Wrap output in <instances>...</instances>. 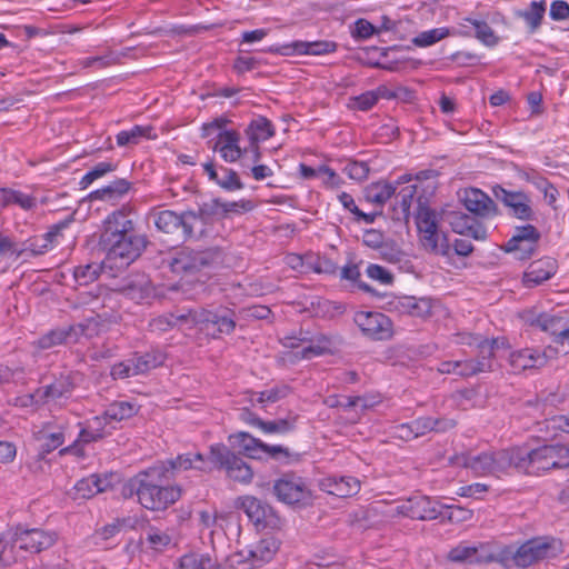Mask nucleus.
Instances as JSON below:
<instances>
[{
  "label": "nucleus",
  "instance_id": "obj_57",
  "mask_svg": "<svg viewBox=\"0 0 569 569\" xmlns=\"http://www.w3.org/2000/svg\"><path fill=\"white\" fill-rule=\"evenodd\" d=\"M542 425L550 438L557 437L558 431L569 433V413L553 416L547 419Z\"/></svg>",
  "mask_w": 569,
  "mask_h": 569
},
{
  "label": "nucleus",
  "instance_id": "obj_35",
  "mask_svg": "<svg viewBox=\"0 0 569 569\" xmlns=\"http://www.w3.org/2000/svg\"><path fill=\"white\" fill-rule=\"evenodd\" d=\"M429 500L426 497L409 499L407 502L397 507V512L411 519L426 520L437 517L435 509H427Z\"/></svg>",
  "mask_w": 569,
  "mask_h": 569
},
{
  "label": "nucleus",
  "instance_id": "obj_63",
  "mask_svg": "<svg viewBox=\"0 0 569 569\" xmlns=\"http://www.w3.org/2000/svg\"><path fill=\"white\" fill-rule=\"evenodd\" d=\"M223 177L219 178L218 184L229 191L240 190L243 188V183L240 181L236 171L231 169H224Z\"/></svg>",
  "mask_w": 569,
  "mask_h": 569
},
{
  "label": "nucleus",
  "instance_id": "obj_8",
  "mask_svg": "<svg viewBox=\"0 0 569 569\" xmlns=\"http://www.w3.org/2000/svg\"><path fill=\"white\" fill-rule=\"evenodd\" d=\"M153 221L158 230L168 234H180L183 239L196 237V228L200 223L194 211L178 214L172 210L154 212Z\"/></svg>",
  "mask_w": 569,
  "mask_h": 569
},
{
  "label": "nucleus",
  "instance_id": "obj_55",
  "mask_svg": "<svg viewBox=\"0 0 569 569\" xmlns=\"http://www.w3.org/2000/svg\"><path fill=\"white\" fill-rule=\"evenodd\" d=\"M381 89L363 92L351 99V107L360 111L370 110L381 97Z\"/></svg>",
  "mask_w": 569,
  "mask_h": 569
},
{
  "label": "nucleus",
  "instance_id": "obj_53",
  "mask_svg": "<svg viewBox=\"0 0 569 569\" xmlns=\"http://www.w3.org/2000/svg\"><path fill=\"white\" fill-rule=\"evenodd\" d=\"M146 543L156 551H162L171 543V537L166 531L151 527L146 532Z\"/></svg>",
  "mask_w": 569,
  "mask_h": 569
},
{
  "label": "nucleus",
  "instance_id": "obj_12",
  "mask_svg": "<svg viewBox=\"0 0 569 569\" xmlns=\"http://www.w3.org/2000/svg\"><path fill=\"white\" fill-rule=\"evenodd\" d=\"M493 196L508 209V214L523 221H535L537 213L531 197L521 190H507L497 184L492 188Z\"/></svg>",
  "mask_w": 569,
  "mask_h": 569
},
{
  "label": "nucleus",
  "instance_id": "obj_38",
  "mask_svg": "<svg viewBox=\"0 0 569 569\" xmlns=\"http://www.w3.org/2000/svg\"><path fill=\"white\" fill-rule=\"evenodd\" d=\"M132 361V372H136V375H143L148 371L156 369L157 367L161 366L164 361V355L159 351H150L142 355H134L131 357Z\"/></svg>",
  "mask_w": 569,
  "mask_h": 569
},
{
  "label": "nucleus",
  "instance_id": "obj_40",
  "mask_svg": "<svg viewBox=\"0 0 569 569\" xmlns=\"http://www.w3.org/2000/svg\"><path fill=\"white\" fill-rule=\"evenodd\" d=\"M196 216L200 219V223H198L196 228L197 237L203 232L204 226L210 219L222 218L221 199H212L208 202H203L199 207V211L196 212Z\"/></svg>",
  "mask_w": 569,
  "mask_h": 569
},
{
  "label": "nucleus",
  "instance_id": "obj_21",
  "mask_svg": "<svg viewBox=\"0 0 569 569\" xmlns=\"http://www.w3.org/2000/svg\"><path fill=\"white\" fill-rule=\"evenodd\" d=\"M17 533L18 548L27 552L37 553L52 547L57 541V533L42 529H13Z\"/></svg>",
  "mask_w": 569,
  "mask_h": 569
},
{
  "label": "nucleus",
  "instance_id": "obj_22",
  "mask_svg": "<svg viewBox=\"0 0 569 569\" xmlns=\"http://www.w3.org/2000/svg\"><path fill=\"white\" fill-rule=\"evenodd\" d=\"M422 176H426V172L417 174L415 180H420ZM411 181H413L412 174L405 173L395 182L378 181L370 183L365 190V199L370 203L382 207L396 193L398 187Z\"/></svg>",
  "mask_w": 569,
  "mask_h": 569
},
{
  "label": "nucleus",
  "instance_id": "obj_56",
  "mask_svg": "<svg viewBox=\"0 0 569 569\" xmlns=\"http://www.w3.org/2000/svg\"><path fill=\"white\" fill-rule=\"evenodd\" d=\"M184 315L174 317L173 315H162L150 320L149 327L153 332H166L172 329L178 321L186 320Z\"/></svg>",
  "mask_w": 569,
  "mask_h": 569
},
{
  "label": "nucleus",
  "instance_id": "obj_31",
  "mask_svg": "<svg viewBox=\"0 0 569 569\" xmlns=\"http://www.w3.org/2000/svg\"><path fill=\"white\" fill-rule=\"evenodd\" d=\"M64 223L54 224L48 232L42 236L34 237L28 241L24 248L20 249L23 254L41 256L53 248L57 237L64 228Z\"/></svg>",
  "mask_w": 569,
  "mask_h": 569
},
{
  "label": "nucleus",
  "instance_id": "obj_26",
  "mask_svg": "<svg viewBox=\"0 0 569 569\" xmlns=\"http://www.w3.org/2000/svg\"><path fill=\"white\" fill-rule=\"evenodd\" d=\"M112 475H90L78 480L72 490V499L86 500L100 492L107 491L111 487Z\"/></svg>",
  "mask_w": 569,
  "mask_h": 569
},
{
  "label": "nucleus",
  "instance_id": "obj_37",
  "mask_svg": "<svg viewBox=\"0 0 569 569\" xmlns=\"http://www.w3.org/2000/svg\"><path fill=\"white\" fill-rule=\"evenodd\" d=\"M196 319L198 322L204 323L207 329L210 325L216 326L219 333L229 335L236 328V320L231 317V312L217 313L203 310Z\"/></svg>",
  "mask_w": 569,
  "mask_h": 569
},
{
  "label": "nucleus",
  "instance_id": "obj_27",
  "mask_svg": "<svg viewBox=\"0 0 569 569\" xmlns=\"http://www.w3.org/2000/svg\"><path fill=\"white\" fill-rule=\"evenodd\" d=\"M557 269V261L550 257L532 261L523 274V283L529 288L538 286L555 276Z\"/></svg>",
  "mask_w": 569,
  "mask_h": 569
},
{
  "label": "nucleus",
  "instance_id": "obj_1",
  "mask_svg": "<svg viewBox=\"0 0 569 569\" xmlns=\"http://www.w3.org/2000/svg\"><path fill=\"white\" fill-rule=\"evenodd\" d=\"M170 480L166 465H157L138 473L133 487L140 505L149 510H163L173 505L181 497V489L169 485Z\"/></svg>",
  "mask_w": 569,
  "mask_h": 569
},
{
  "label": "nucleus",
  "instance_id": "obj_7",
  "mask_svg": "<svg viewBox=\"0 0 569 569\" xmlns=\"http://www.w3.org/2000/svg\"><path fill=\"white\" fill-rule=\"evenodd\" d=\"M227 120L217 118L202 126V137H209L218 131V139L213 146V150L218 151L221 158L227 162H234L242 156V150L239 147L240 136L234 130H222Z\"/></svg>",
  "mask_w": 569,
  "mask_h": 569
},
{
  "label": "nucleus",
  "instance_id": "obj_48",
  "mask_svg": "<svg viewBox=\"0 0 569 569\" xmlns=\"http://www.w3.org/2000/svg\"><path fill=\"white\" fill-rule=\"evenodd\" d=\"M449 36V29L448 28H435L431 30L422 31L418 33L411 42L416 47L426 48L430 47L438 41L447 38Z\"/></svg>",
  "mask_w": 569,
  "mask_h": 569
},
{
  "label": "nucleus",
  "instance_id": "obj_6",
  "mask_svg": "<svg viewBox=\"0 0 569 569\" xmlns=\"http://www.w3.org/2000/svg\"><path fill=\"white\" fill-rule=\"evenodd\" d=\"M273 493L288 506L306 507L312 502V490L307 480L296 473H284L273 483Z\"/></svg>",
  "mask_w": 569,
  "mask_h": 569
},
{
  "label": "nucleus",
  "instance_id": "obj_33",
  "mask_svg": "<svg viewBox=\"0 0 569 569\" xmlns=\"http://www.w3.org/2000/svg\"><path fill=\"white\" fill-rule=\"evenodd\" d=\"M323 488L337 497H350L360 490V481L355 477H329L322 481Z\"/></svg>",
  "mask_w": 569,
  "mask_h": 569
},
{
  "label": "nucleus",
  "instance_id": "obj_60",
  "mask_svg": "<svg viewBox=\"0 0 569 569\" xmlns=\"http://www.w3.org/2000/svg\"><path fill=\"white\" fill-rule=\"evenodd\" d=\"M538 243H531V241L517 242L516 244L511 241H507L505 250L507 252H515L518 259L530 258L537 249Z\"/></svg>",
  "mask_w": 569,
  "mask_h": 569
},
{
  "label": "nucleus",
  "instance_id": "obj_34",
  "mask_svg": "<svg viewBox=\"0 0 569 569\" xmlns=\"http://www.w3.org/2000/svg\"><path fill=\"white\" fill-rule=\"evenodd\" d=\"M131 189V183L126 179H117L108 186L97 189L89 194L91 200H102L116 203Z\"/></svg>",
  "mask_w": 569,
  "mask_h": 569
},
{
  "label": "nucleus",
  "instance_id": "obj_43",
  "mask_svg": "<svg viewBox=\"0 0 569 569\" xmlns=\"http://www.w3.org/2000/svg\"><path fill=\"white\" fill-rule=\"evenodd\" d=\"M137 413V407L129 401H114L104 410V415L109 422L129 419Z\"/></svg>",
  "mask_w": 569,
  "mask_h": 569
},
{
  "label": "nucleus",
  "instance_id": "obj_36",
  "mask_svg": "<svg viewBox=\"0 0 569 569\" xmlns=\"http://www.w3.org/2000/svg\"><path fill=\"white\" fill-rule=\"evenodd\" d=\"M250 142L256 148V158L259 157L258 143L266 141L274 134V128L270 120L264 117H258L249 123L246 129Z\"/></svg>",
  "mask_w": 569,
  "mask_h": 569
},
{
  "label": "nucleus",
  "instance_id": "obj_15",
  "mask_svg": "<svg viewBox=\"0 0 569 569\" xmlns=\"http://www.w3.org/2000/svg\"><path fill=\"white\" fill-rule=\"evenodd\" d=\"M306 341H309V346L295 351L293 352L295 359L310 360L312 358L320 357L323 355H331L338 349V347L340 345L339 339L331 337V336L320 333L310 339H308L306 337L299 338V339L288 338L286 346L297 349L301 342H306Z\"/></svg>",
  "mask_w": 569,
  "mask_h": 569
},
{
  "label": "nucleus",
  "instance_id": "obj_14",
  "mask_svg": "<svg viewBox=\"0 0 569 569\" xmlns=\"http://www.w3.org/2000/svg\"><path fill=\"white\" fill-rule=\"evenodd\" d=\"M73 385L68 377H61L52 383L38 388L34 392L23 398L22 405H54L61 406L70 398Z\"/></svg>",
  "mask_w": 569,
  "mask_h": 569
},
{
  "label": "nucleus",
  "instance_id": "obj_59",
  "mask_svg": "<svg viewBox=\"0 0 569 569\" xmlns=\"http://www.w3.org/2000/svg\"><path fill=\"white\" fill-rule=\"evenodd\" d=\"M366 273L370 279L385 286L392 284L395 280L393 274L388 269L376 263H370L366 269Z\"/></svg>",
  "mask_w": 569,
  "mask_h": 569
},
{
  "label": "nucleus",
  "instance_id": "obj_11",
  "mask_svg": "<svg viewBox=\"0 0 569 569\" xmlns=\"http://www.w3.org/2000/svg\"><path fill=\"white\" fill-rule=\"evenodd\" d=\"M100 243L107 251V259L110 261L119 260L120 266L123 267L129 266L141 254L146 241L142 237L130 233Z\"/></svg>",
  "mask_w": 569,
  "mask_h": 569
},
{
  "label": "nucleus",
  "instance_id": "obj_13",
  "mask_svg": "<svg viewBox=\"0 0 569 569\" xmlns=\"http://www.w3.org/2000/svg\"><path fill=\"white\" fill-rule=\"evenodd\" d=\"M218 259L214 250L194 251L181 249L169 260V267L174 273H193L213 264Z\"/></svg>",
  "mask_w": 569,
  "mask_h": 569
},
{
  "label": "nucleus",
  "instance_id": "obj_10",
  "mask_svg": "<svg viewBox=\"0 0 569 569\" xmlns=\"http://www.w3.org/2000/svg\"><path fill=\"white\" fill-rule=\"evenodd\" d=\"M239 506L258 530H281L284 526L274 508L256 497L240 498Z\"/></svg>",
  "mask_w": 569,
  "mask_h": 569
},
{
  "label": "nucleus",
  "instance_id": "obj_20",
  "mask_svg": "<svg viewBox=\"0 0 569 569\" xmlns=\"http://www.w3.org/2000/svg\"><path fill=\"white\" fill-rule=\"evenodd\" d=\"M496 545L460 542L449 551L448 558L453 562L488 563L495 562Z\"/></svg>",
  "mask_w": 569,
  "mask_h": 569
},
{
  "label": "nucleus",
  "instance_id": "obj_16",
  "mask_svg": "<svg viewBox=\"0 0 569 569\" xmlns=\"http://www.w3.org/2000/svg\"><path fill=\"white\" fill-rule=\"evenodd\" d=\"M229 439L233 445H237L247 457L252 459H262L264 456L273 459H279L280 456L284 458L289 457L287 448L279 445L269 446L244 431L233 433Z\"/></svg>",
  "mask_w": 569,
  "mask_h": 569
},
{
  "label": "nucleus",
  "instance_id": "obj_18",
  "mask_svg": "<svg viewBox=\"0 0 569 569\" xmlns=\"http://www.w3.org/2000/svg\"><path fill=\"white\" fill-rule=\"evenodd\" d=\"M478 353L475 359H468L473 376L493 370L495 358L500 351L509 349L508 340L503 337L483 339L477 345Z\"/></svg>",
  "mask_w": 569,
  "mask_h": 569
},
{
  "label": "nucleus",
  "instance_id": "obj_45",
  "mask_svg": "<svg viewBox=\"0 0 569 569\" xmlns=\"http://www.w3.org/2000/svg\"><path fill=\"white\" fill-rule=\"evenodd\" d=\"M418 192V184L417 182H408L403 183L402 186L398 187L396 193L393 194L396 197L397 204L401 208V211L403 214H408L410 207L413 202V199L416 198Z\"/></svg>",
  "mask_w": 569,
  "mask_h": 569
},
{
  "label": "nucleus",
  "instance_id": "obj_24",
  "mask_svg": "<svg viewBox=\"0 0 569 569\" xmlns=\"http://www.w3.org/2000/svg\"><path fill=\"white\" fill-rule=\"evenodd\" d=\"M130 209L123 206L110 213L103 221V231L100 242L109 241L120 236H127L133 232V221L129 218Z\"/></svg>",
  "mask_w": 569,
  "mask_h": 569
},
{
  "label": "nucleus",
  "instance_id": "obj_39",
  "mask_svg": "<svg viewBox=\"0 0 569 569\" xmlns=\"http://www.w3.org/2000/svg\"><path fill=\"white\" fill-rule=\"evenodd\" d=\"M153 128L150 126H133L130 130L120 131L116 139L119 147L129 144H138L142 138L153 139L156 134H151Z\"/></svg>",
  "mask_w": 569,
  "mask_h": 569
},
{
  "label": "nucleus",
  "instance_id": "obj_46",
  "mask_svg": "<svg viewBox=\"0 0 569 569\" xmlns=\"http://www.w3.org/2000/svg\"><path fill=\"white\" fill-rule=\"evenodd\" d=\"M437 370L441 375H455L462 378L473 376L468 359L442 361L439 363Z\"/></svg>",
  "mask_w": 569,
  "mask_h": 569
},
{
  "label": "nucleus",
  "instance_id": "obj_64",
  "mask_svg": "<svg viewBox=\"0 0 569 569\" xmlns=\"http://www.w3.org/2000/svg\"><path fill=\"white\" fill-rule=\"evenodd\" d=\"M42 453H49L59 448L64 442L63 431H57L42 436Z\"/></svg>",
  "mask_w": 569,
  "mask_h": 569
},
{
  "label": "nucleus",
  "instance_id": "obj_58",
  "mask_svg": "<svg viewBox=\"0 0 569 569\" xmlns=\"http://www.w3.org/2000/svg\"><path fill=\"white\" fill-rule=\"evenodd\" d=\"M342 171L352 180L363 181L368 178L370 168L365 161L348 160Z\"/></svg>",
  "mask_w": 569,
  "mask_h": 569
},
{
  "label": "nucleus",
  "instance_id": "obj_49",
  "mask_svg": "<svg viewBox=\"0 0 569 569\" xmlns=\"http://www.w3.org/2000/svg\"><path fill=\"white\" fill-rule=\"evenodd\" d=\"M463 21L470 23L475 28L476 38L486 46H495L498 43V37L486 21L471 18H465Z\"/></svg>",
  "mask_w": 569,
  "mask_h": 569
},
{
  "label": "nucleus",
  "instance_id": "obj_2",
  "mask_svg": "<svg viewBox=\"0 0 569 569\" xmlns=\"http://www.w3.org/2000/svg\"><path fill=\"white\" fill-rule=\"evenodd\" d=\"M561 552L560 541L550 538H533L519 547L496 546L495 562L506 569H525L538 561L555 558Z\"/></svg>",
  "mask_w": 569,
  "mask_h": 569
},
{
  "label": "nucleus",
  "instance_id": "obj_17",
  "mask_svg": "<svg viewBox=\"0 0 569 569\" xmlns=\"http://www.w3.org/2000/svg\"><path fill=\"white\" fill-rule=\"evenodd\" d=\"M353 320L361 332L370 339L387 340L392 336V322L381 312L359 311Z\"/></svg>",
  "mask_w": 569,
  "mask_h": 569
},
{
  "label": "nucleus",
  "instance_id": "obj_30",
  "mask_svg": "<svg viewBox=\"0 0 569 569\" xmlns=\"http://www.w3.org/2000/svg\"><path fill=\"white\" fill-rule=\"evenodd\" d=\"M211 461L206 459L201 453H182L176 457L174 459H170L161 465H166L169 469V477L172 479L176 472L187 471L191 469L208 471L210 470Z\"/></svg>",
  "mask_w": 569,
  "mask_h": 569
},
{
  "label": "nucleus",
  "instance_id": "obj_25",
  "mask_svg": "<svg viewBox=\"0 0 569 569\" xmlns=\"http://www.w3.org/2000/svg\"><path fill=\"white\" fill-rule=\"evenodd\" d=\"M90 325L91 321H88L87 325L78 323L70 326L68 329L51 330L39 338L37 346L40 349H50L62 343L76 342L81 336L90 337V333L88 332Z\"/></svg>",
  "mask_w": 569,
  "mask_h": 569
},
{
  "label": "nucleus",
  "instance_id": "obj_47",
  "mask_svg": "<svg viewBox=\"0 0 569 569\" xmlns=\"http://www.w3.org/2000/svg\"><path fill=\"white\" fill-rule=\"evenodd\" d=\"M101 270L102 266L97 262L79 266L73 270V278L79 286H87L98 279Z\"/></svg>",
  "mask_w": 569,
  "mask_h": 569
},
{
  "label": "nucleus",
  "instance_id": "obj_50",
  "mask_svg": "<svg viewBox=\"0 0 569 569\" xmlns=\"http://www.w3.org/2000/svg\"><path fill=\"white\" fill-rule=\"evenodd\" d=\"M545 11L546 3L543 1H532L527 10L520 12V17L525 19L531 32H533L541 24Z\"/></svg>",
  "mask_w": 569,
  "mask_h": 569
},
{
  "label": "nucleus",
  "instance_id": "obj_28",
  "mask_svg": "<svg viewBox=\"0 0 569 569\" xmlns=\"http://www.w3.org/2000/svg\"><path fill=\"white\" fill-rule=\"evenodd\" d=\"M508 361L513 372L546 366L547 356L537 349L525 348L509 353Z\"/></svg>",
  "mask_w": 569,
  "mask_h": 569
},
{
  "label": "nucleus",
  "instance_id": "obj_29",
  "mask_svg": "<svg viewBox=\"0 0 569 569\" xmlns=\"http://www.w3.org/2000/svg\"><path fill=\"white\" fill-rule=\"evenodd\" d=\"M280 547L274 537H264L247 550V560L252 567H260L273 559Z\"/></svg>",
  "mask_w": 569,
  "mask_h": 569
},
{
  "label": "nucleus",
  "instance_id": "obj_3",
  "mask_svg": "<svg viewBox=\"0 0 569 569\" xmlns=\"http://www.w3.org/2000/svg\"><path fill=\"white\" fill-rule=\"evenodd\" d=\"M517 451L515 448L501 450H487L479 453L460 452L449 458V462L456 467L469 469L478 477H496L509 475L517 470Z\"/></svg>",
  "mask_w": 569,
  "mask_h": 569
},
{
  "label": "nucleus",
  "instance_id": "obj_44",
  "mask_svg": "<svg viewBox=\"0 0 569 569\" xmlns=\"http://www.w3.org/2000/svg\"><path fill=\"white\" fill-rule=\"evenodd\" d=\"M214 565L209 555L191 552L180 558L178 569H214Z\"/></svg>",
  "mask_w": 569,
  "mask_h": 569
},
{
  "label": "nucleus",
  "instance_id": "obj_52",
  "mask_svg": "<svg viewBox=\"0 0 569 569\" xmlns=\"http://www.w3.org/2000/svg\"><path fill=\"white\" fill-rule=\"evenodd\" d=\"M296 422H297V416H289L283 419H276V420H270V421L263 420L261 431L263 433L284 435L295 429Z\"/></svg>",
  "mask_w": 569,
  "mask_h": 569
},
{
  "label": "nucleus",
  "instance_id": "obj_61",
  "mask_svg": "<svg viewBox=\"0 0 569 569\" xmlns=\"http://www.w3.org/2000/svg\"><path fill=\"white\" fill-rule=\"evenodd\" d=\"M222 218L229 217L231 213H243L248 212L253 208V204L250 200H239V201H222Z\"/></svg>",
  "mask_w": 569,
  "mask_h": 569
},
{
  "label": "nucleus",
  "instance_id": "obj_9",
  "mask_svg": "<svg viewBox=\"0 0 569 569\" xmlns=\"http://www.w3.org/2000/svg\"><path fill=\"white\" fill-rule=\"evenodd\" d=\"M209 460L216 468L224 469L228 477L234 481L249 483L252 480L253 472L250 466L224 445H212Z\"/></svg>",
  "mask_w": 569,
  "mask_h": 569
},
{
  "label": "nucleus",
  "instance_id": "obj_4",
  "mask_svg": "<svg viewBox=\"0 0 569 569\" xmlns=\"http://www.w3.org/2000/svg\"><path fill=\"white\" fill-rule=\"evenodd\" d=\"M517 470L538 473L552 468L569 466V448L562 445H546L537 449L515 448Z\"/></svg>",
  "mask_w": 569,
  "mask_h": 569
},
{
  "label": "nucleus",
  "instance_id": "obj_5",
  "mask_svg": "<svg viewBox=\"0 0 569 569\" xmlns=\"http://www.w3.org/2000/svg\"><path fill=\"white\" fill-rule=\"evenodd\" d=\"M416 224L421 247L433 254L449 256L450 244L447 237L439 232L438 213L429 207L419 206Z\"/></svg>",
  "mask_w": 569,
  "mask_h": 569
},
{
  "label": "nucleus",
  "instance_id": "obj_41",
  "mask_svg": "<svg viewBox=\"0 0 569 569\" xmlns=\"http://www.w3.org/2000/svg\"><path fill=\"white\" fill-rule=\"evenodd\" d=\"M17 533L13 529H8L0 535V557L3 566H9L17 560L14 548L18 547Z\"/></svg>",
  "mask_w": 569,
  "mask_h": 569
},
{
  "label": "nucleus",
  "instance_id": "obj_42",
  "mask_svg": "<svg viewBox=\"0 0 569 569\" xmlns=\"http://www.w3.org/2000/svg\"><path fill=\"white\" fill-rule=\"evenodd\" d=\"M100 439H102V433L99 432V430L94 426L87 425L86 428L81 429L78 440L74 443H72L71 446H68V447L61 449L60 455L72 453V455L81 457V456H83V452L79 448V445H78L79 442L90 443L93 441H98Z\"/></svg>",
  "mask_w": 569,
  "mask_h": 569
},
{
  "label": "nucleus",
  "instance_id": "obj_62",
  "mask_svg": "<svg viewBox=\"0 0 569 569\" xmlns=\"http://www.w3.org/2000/svg\"><path fill=\"white\" fill-rule=\"evenodd\" d=\"M319 177L322 179V184L328 189H336L342 184L340 176L328 166L319 167Z\"/></svg>",
  "mask_w": 569,
  "mask_h": 569
},
{
  "label": "nucleus",
  "instance_id": "obj_54",
  "mask_svg": "<svg viewBox=\"0 0 569 569\" xmlns=\"http://www.w3.org/2000/svg\"><path fill=\"white\" fill-rule=\"evenodd\" d=\"M540 240L539 230L531 223L516 227L512 237L508 240L516 244L517 242L531 241V243H538Z\"/></svg>",
  "mask_w": 569,
  "mask_h": 569
},
{
  "label": "nucleus",
  "instance_id": "obj_32",
  "mask_svg": "<svg viewBox=\"0 0 569 569\" xmlns=\"http://www.w3.org/2000/svg\"><path fill=\"white\" fill-rule=\"evenodd\" d=\"M13 204L24 211H32L38 207L34 196L12 188H0V206L6 208Z\"/></svg>",
  "mask_w": 569,
  "mask_h": 569
},
{
  "label": "nucleus",
  "instance_id": "obj_19",
  "mask_svg": "<svg viewBox=\"0 0 569 569\" xmlns=\"http://www.w3.org/2000/svg\"><path fill=\"white\" fill-rule=\"evenodd\" d=\"M338 44L335 41L318 40V41H301L297 40L291 43L270 47L266 52L277 53L281 56L292 54H308V56H325L336 52Z\"/></svg>",
  "mask_w": 569,
  "mask_h": 569
},
{
  "label": "nucleus",
  "instance_id": "obj_23",
  "mask_svg": "<svg viewBox=\"0 0 569 569\" xmlns=\"http://www.w3.org/2000/svg\"><path fill=\"white\" fill-rule=\"evenodd\" d=\"M463 207L475 216L488 218L497 216L498 208L495 201L478 188H467L459 194Z\"/></svg>",
  "mask_w": 569,
  "mask_h": 569
},
{
  "label": "nucleus",
  "instance_id": "obj_51",
  "mask_svg": "<svg viewBox=\"0 0 569 569\" xmlns=\"http://www.w3.org/2000/svg\"><path fill=\"white\" fill-rule=\"evenodd\" d=\"M117 163L111 161H103L92 167L80 180L81 189H87L93 181L104 177L106 174L114 171Z\"/></svg>",
  "mask_w": 569,
  "mask_h": 569
}]
</instances>
